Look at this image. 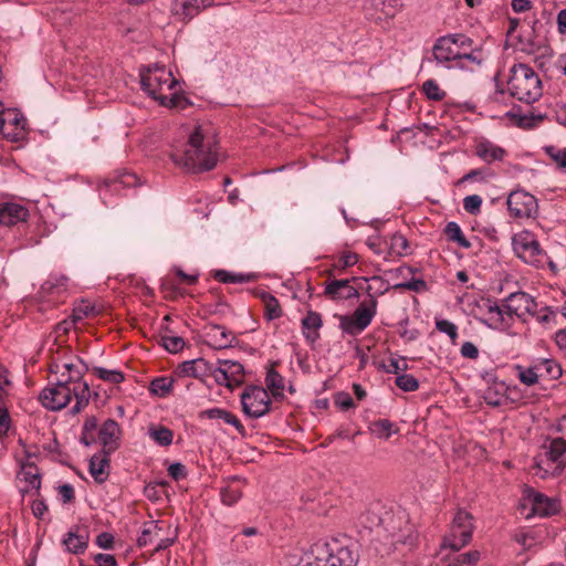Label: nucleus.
Wrapping results in <instances>:
<instances>
[{"label":"nucleus","instance_id":"obj_58","mask_svg":"<svg viewBox=\"0 0 566 566\" xmlns=\"http://www.w3.org/2000/svg\"><path fill=\"white\" fill-rule=\"evenodd\" d=\"M395 290H409L421 292L427 289V283L422 279H411L410 281L397 283L392 286Z\"/></svg>","mask_w":566,"mask_h":566},{"label":"nucleus","instance_id":"obj_17","mask_svg":"<svg viewBox=\"0 0 566 566\" xmlns=\"http://www.w3.org/2000/svg\"><path fill=\"white\" fill-rule=\"evenodd\" d=\"M503 301L514 319L515 317L523 318L526 314H534L537 308L534 298L525 292L511 293Z\"/></svg>","mask_w":566,"mask_h":566},{"label":"nucleus","instance_id":"obj_54","mask_svg":"<svg viewBox=\"0 0 566 566\" xmlns=\"http://www.w3.org/2000/svg\"><path fill=\"white\" fill-rule=\"evenodd\" d=\"M482 202L481 196L470 195L463 199V208L468 213L476 216L481 212Z\"/></svg>","mask_w":566,"mask_h":566},{"label":"nucleus","instance_id":"obj_59","mask_svg":"<svg viewBox=\"0 0 566 566\" xmlns=\"http://www.w3.org/2000/svg\"><path fill=\"white\" fill-rule=\"evenodd\" d=\"M385 241H387L386 238H381L379 235H373V237H369L367 239V245L368 248L374 251L376 254L378 255H381V254H385L387 255V248L385 245Z\"/></svg>","mask_w":566,"mask_h":566},{"label":"nucleus","instance_id":"obj_39","mask_svg":"<svg viewBox=\"0 0 566 566\" xmlns=\"http://www.w3.org/2000/svg\"><path fill=\"white\" fill-rule=\"evenodd\" d=\"M379 368L387 374H396L398 376L408 370L409 365L406 357L397 354H390L387 363H382Z\"/></svg>","mask_w":566,"mask_h":566},{"label":"nucleus","instance_id":"obj_9","mask_svg":"<svg viewBox=\"0 0 566 566\" xmlns=\"http://www.w3.org/2000/svg\"><path fill=\"white\" fill-rule=\"evenodd\" d=\"M377 312V300L370 296L368 302H363L352 315L339 317V327L348 335H358L371 323Z\"/></svg>","mask_w":566,"mask_h":566},{"label":"nucleus","instance_id":"obj_37","mask_svg":"<svg viewBox=\"0 0 566 566\" xmlns=\"http://www.w3.org/2000/svg\"><path fill=\"white\" fill-rule=\"evenodd\" d=\"M94 312H95V308H94V306L90 302L81 301L73 308V313H72V316H71V318H72L71 323L67 322V321H64L62 323V326H63L64 331L65 332L69 331V327L72 324H76V323L83 321L84 318H86L90 315H92Z\"/></svg>","mask_w":566,"mask_h":566},{"label":"nucleus","instance_id":"obj_60","mask_svg":"<svg viewBox=\"0 0 566 566\" xmlns=\"http://www.w3.org/2000/svg\"><path fill=\"white\" fill-rule=\"evenodd\" d=\"M358 262V255L354 252H344L336 264L338 269H346L355 265Z\"/></svg>","mask_w":566,"mask_h":566},{"label":"nucleus","instance_id":"obj_12","mask_svg":"<svg viewBox=\"0 0 566 566\" xmlns=\"http://www.w3.org/2000/svg\"><path fill=\"white\" fill-rule=\"evenodd\" d=\"M522 510L526 518L532 516L547 517L559 511V502L556 499L528 489L524 492Z\"/></svg>","mask_w":566,"mask_h":566},{"label":"nucleus","instance_id":"obj_23","mask_svg":"<svg viewBox=\"0 0 566 566\" xmlns=\"http://www.w3.org/2000/svg\"><path fill=\"white\" fill-rule=\"evenodd\" d=\"M324 294L333 300H349L358 295L357 290L349 284V280H333L326 283Z\"/></svg>","mask_w":566,"mask_h":566},{"label":"nucleus","instance_id":"obj_15","mask_svg":"<svg viewBox=\"0 0 566 566\" xmlns=\"http://www.w3.org/2000/svg\"><path fill=\"white\" fill-rule=\"evenodd\" d=\"M506 203L511 217L515 219L534 218L537 213L536 198L524 190L512 191Z\"/></svg>","mask_w":566,"mask_h":566},{"label":"nucleus","instance_id":"obj_48","mask_svg":"<svg viewBox=\"0 0 566 566\" xmlns=\"http://www.w3.org/2000/svg\"><path fill=\"white\" fill-rule=\"evenodd\" d=\"M94 374L102 380L111 384H119L124 380V375L117 369H106L104 367H95Z\"/></svg>","mask_w":566,"mask_h":566},{"label":"nucleus","instance_id":"obj_25","mask_svg":"<svg viewBox=\"0 0 566 566\" xmlns=\"http://www.w3.org/2000/svg\"><path fill=\"white\" fill-rule=\"evenodd\" d=\"M62 544L65 546V549L69 553L72 554H82L85 552L87 545H88V534L87 532H78L76 531H70L67 532L63 539Z\"/></svg>","mask_w":566,"mask_h":566},{"label":"nucleus","instance_id":"obj_55","mask_svg":"<svg viewBox=\"0 0 566 566\" xmlns=\"http://www.w3.org/2000/svg\"><path fill=\"white\" fill-rule=\"evenodd\" d=\"M436 328L439 332L447 334L453 344L455 343L458 338V327L454 323L448 319H437Z\"/></svg>","mask_w":566,"mask_h":566},{"label":"nucleus","instance_id":"obj_21","mask_svg":"<svg viewBox=\"0 0 566 566\" xmlns=\"http://www.w3.org/2000/svg\"><path fill=\"white\" fill-rule=\"evenodd\" d=\"M474 153L482 161L488 165H491L495 161H503L507 156V151L504 148L497 146L486 138H481L476 142Z\"/></svg>","mask_w":566,"mask_h":566},{"label":"nucleus","instance_id":"obj_53","mask_svg":"<svg viewBox=\"0 0 566 566\" xmlns=\"http://www.w3.org/2000/svg\"><path fill=\"white\" fill-rule=\"evenodd\" d=\"M545 153L559 168L566 169V148L547 146Z\"/></svg>","mask_w":566,"mask_h":566},{"label":"nucleus","instance_id":"obj_49","mask_svg":"<svg viewBox=\"0 0 566 566\" xmlns=\"http://www.w3.org/2000/svg\"><path fill=\"white\" fill-rule=\"evenodd\" d=\"M396 386L407 392L416 391L419 388V381L410 374H400L395 380Z\"/></svg>","mask_w":566,"mask_h":566},{"label":"nucleus","instance_id":"obj_20","mask_svg":"<svg viewBox=\"0 0 566 566\" xmlns=\"http://www.w3.org/2000/svg\"><path fill=\"white\" fill-rule=\"evenodd\" d=\"M212 4V0H174L171 11L180 20H190L202 9Z\"/></svg>","mask_w":566,"mask_h":566},{"label":"nucleus","instance_id":"obj_2","mask_svg":"<svg viewBox=\"0 0 566 566\" xmlns=\"http://www.w3.org/2000/svg\"><path fill=\"white\" fill-rule=\"evenodd\" d=\"M140 82L143 90L163 106L178 107L184 99L179 94V82L164 65L154 64L143 69Z\"/></svg>","mask_w":566,"mask_h":566},{"label":"nucleus","instance_id":"obj_61","mask_svg":"<svg viewBox=\"0 0 566 566\" xmlns=\"http://www.w3.org/2000/svg\"><path fill=\"white\" fill-rule=\"evenodd\" d=\"M491 174L488 172L486 169H473L467 172L461 179L460 184L471 181V180H485L488 176Z\"/></svg>","mask_w":566,"mask_h":566},{"label":"nucleus","instance_id":"obj_28","mask_svg":"<svg viewBox=\"0 0 566 566\" xmlns=\"http://www.w3.org/2000/svg\"><path fill=\"white\" fill-rule=\"evenodd\" d=\"M18 479L25 483L21 488V493H29L31 491H39L41 488V476L36 467L32 464L23 465L21 471L18 473Z\"/></svg>","mask_w":566,"mask_h":566},{"label":"nucleus","instance_id":"obj_26","mask_svg":"<svg viewBox=\"0 0 566 566\" xmlns=\"http://www.w3.org/2000/svg\"><path fill=\"white\" fill-rule=\"evenodd\" d=\"M109 454H94L90 460V473L97 483H103L109 475Z\"/></svg>","mask_w":566,"mask_h":566},{"label":"nucleus","instance_id":"obj_63","mask_svg":"<svg viewBox=\"0 0 566 566\" xmlns=\"http://www.w3.org/2000/svg\"><path fill=\"white\" fill-rule=\"evenodd\" d=\"M336 406L342 410H348L354 407L353 398L347 392H339L335 398Z\"/></svg>","mask_w":566,"mask_h":566},{"label":"nucleus","instance_id":"obj_13","mask_svg":"<svg viewBox=\"0 0 566 566\" xmlns=\"http://www.w3.org/2000/svg\"><path fill=\"white\" fill-rule=\"evenodd\" d=\"M0 132L7 140L21 145L28 135L25 117L15 108L1 111Z\"/></svg>","mask_w":566,"mask_h":566},{"label":"nucleus","instance_id":"obj_18","mask_svg":"<svg viewBox=\"0 0 566 566\" xmlns=\"http://www.w3.org/2000/svg\"><path fill=\"white\" fill-rule=\"evenodd\" d=\"M28 218L29 210L25 206L12 201L0 202V224L13 227L25 222Z\"/></svg>","mask_w":566,"mask_h":566},{"label":"nucleus","instance_id":"obj_34","mask_svg":"<svg viewBox=\"0 0 566 566\" xmlns=\"http://www.w3.org/2000/svg\"><path fill=\"white\" fill-rule=\"evenodd\" d=\"M483 398L489 406H502L506 399V387L504 382H494L484 390Z\"/></svg>","mask_w":566,"mask_h":566},{"label":"nucleus","instance_id":"obj_50","mask_svg":"<svg viewBox=\"0 0 566 566\" xmlns=\"http://www.w3.org/2000/svg\"><path fill=\"white\" fill-rule=\"evenodd\" d=\"M422 92L429 99L432 101H441L446 96L444 91L440 88V86L434 80H427L422 84Z\"/></svg>","mask_w":566,"mask_h":566},{"label":"nucleus","instance_id":"obj_16","mask_svg":"<svg viewBox=\"0 0 566 566\" xmlns=\"http://www.w3.org/2000/svg\"><path fill=\"white\" fill-rule=\"evenodd\" d=\"M213 379L220 386L232 388L244 379L243 366L235 360H218L213 369Z\"/></svg>","mask_w":566,"mask_h":566},{"label":"nucleus","instance_id":"obj_8","mask_svg":"<svg viewBox=\"0 0 566 566\" xmlns=\"http://www.w3.org/2000/svg\"><path fill=\"white\" fill-rule=\"evenodd\" d=\"M473 523L470 513L459 510L452 521L449 533L444 536L442 548L459 551L472 538Z\"/></svg>","mask_w":566,"mask_h":566},{"label":"nucleus","instance_id":"obj_27","mask_svg":"<svg viewBox=\"0 0 566 566\" xmlns=\"http://www.w3.org/2000/svg\"><path fill=\"white\" fill-rule=\"evenodd\" d=\"M138 178L132 172H120L117 176L105 180L104 187L101 189V193L105 191L118 192L120 189L130 188L136 186Z\"/></svg>","mask_w":566,"mask_h":566},{"label":"nucleus","instance_id":"obj_52","mask_svg":"<svg viewBox=\"0 0 566 566\" xmlns=\"http://www.w3.org/2000/svg\"><path fill=\"white\" fill-rule=\"evenodd\" d=\"M539 378L541 377L537 370L535 369V365L533 363L527 368L518 367V379L521 380V382L527 386H532L535 385Z\"/></svg>","mask_w":566,"mask_h":566},{"label":"nucleus","instance_id":"obj_40","mask_svg":"<svg viewBox=\"0 0 566 566\" xmlns=\"http://www.w3.org/2000/svg\"><path fill=\"white\" fill-rule=\"evenodd\" d=\"M160 531L161 528L157 521L145 523L142 534L137 538L138 546L145 547L154 543V541L159 537Z\"/></svg>","mask_w":566,"mask_h":566},{"label":"nucleus","instance_id":"obj_29","mask_svg":"<svg viewBox=\"0 0 566 566\" xmlns=\"http://www.w3.org/2000/svg\"><path fill=\"white\" fill-rule=\"evenodd\" d=\"M200 417L211 419V420L212 419L222 420L223 422L234 427L239 433H244V427L240 422V420L237 418V416L227 411L226 409L210 408V409L203 410L200 413Z\"/></svg>","mask_w":566,"mask_h":566},{"label":"nucleus","instance_id":"obj_36","mask_svg":"<svg viewBox=\"0 0 566 566\" xmlns=\"http://www.w3.org/2000/svg\"><path fill=\"white\" fill-rule=\"evenodd\" d=\"M260 297L264 304V317L273 321L282 316V308L277 298L269 292L260 293Z\"/></svg>","mask_w":566,"mask_h":566},{"label":"nucleus","instance_id":"obj_19","mask_svg":"<svg viewBox=\"0 0 566 566\" xmlns=\"http://www.w3.org/2000/svg\"><path fill=\"white\" fill-rule=\"evenodd\" d=\"M119 424L113 419H107L98 430V441L103 447V452L111 454L117 450L119 447Z\"/></svg>","mask_w":566,"mask_h":566},{"label":"nucleus","instance_id":"obj_38","mask_svg":"<svg viewBox=\"0 0 566 566\" xmlns=\"http://www.w3.org/2000/svg\"><path fill=\"white\" fill-rule=\"evenodd\" d=\"M265 385L268 389L271 391L273 398L281 399L284 397V379L276 370H268L265 377Z\"/></svg>","mask_w":566,"mask_h":566},{"label":"nucleus","instance_id":"obj_14","mask_svg":"<svg viewBox=\"0 0 566 566\" xmlns=\"http://www.w3.org/2000/svg\"><path fill=\"white\" fill-rule=\"evenodd\" d=\"M74 397L73 386L62 379L56 384L45 387L40 394V401L49 410L65 408Z\"/></svg>","mask_w":566,"mask_h":566},{"label":"nucleus","instance_id":"obj_32","mask_svg":"<svg viewBox=\"0 0 566 566\" xmlns=\"http://www.w3.org/2000/svg\"><path fill=\"white\" fill-rule=\"evenodd\" d=\"M241 480L234 476L220 490L221 502L228 506L234 505L242 496Z\"/></svg>","mask_w":566,"mask_h":566},{"label":"nucleus","instance_id":"obj_24","mask_svg":"<svg viewBox=\"0 0 566 566\" xmlns=\"http://www.w3.org/2000/svg\"><path fill=\"white\" fill-rule=\"evenodd\" d=\"M323 325L319 313L308 311L302 319V333L308 343H315L319 338V329Z\"/></svg>","mask_w":566,"mask_h":566},{"label":"nucleus","instance_id":"obj_47","mask_svg":"<svg viewBox=\"0 0 566 566\" xmlns=\"http://www.w3.org/2000/svg\"><path fill=\"white\" fill-rule=\"evenodd\" d=\"M374 432L384 439H389L392 434L397 432L395 424L388 419H379L373 424Z\"/></svg>","mask_w":566,"mask_h":566},{"label":"nucleus","instance_id":"obj_5","mask_svg":"<svg viewBox=\"0 0 566 566\" xmlns=\"http://www.w3.org/2000/svg\"><path fill=\"white\" fill-rule=\"evenodd\" d=\"M473 41L464 34H449L441 36L433 45V56L438 63L469 60L480 61L473 55Z\"/></svg>","mask_w":566,"mask_h":566},{"label":"nucleus","instance_id":"obj_51","mask_svg":"<svg viewBox=\"0 0 566 566\" xmlns=\"http://www.w3.org/2000/svg\"><path fill=\"white\" fill-rule=\"evenodd\" d=\"M11 428V418L4 401V398L0 396V439L6 437Z\"/></svg>","mask_w":566,"mask_h":566},{"label":"nucleus","instance_id":"obj_42","mask_svg":"<svg viewBox=\"0 0 566 566\" xmlns=\"http://www.w3.org/2000/svg\"><path fill=\"white\" fill-rule=\"evenodd\" d=\"M373 7L380 12L379 19L392 18L401 8V0H373Z\"/></svg>","mask_w":566,"mask_h":566},{"label":"nucleus","instance_id":"obj_41","mask_svg":"<svg viewBox=\"0 0 566 566\" xmlns=\"http://www.w3.org/2000/svg\"><path fill=\"white\" fill-rule=\"evenodd\" d=\"M444 233L449 241L455 242L459 247L464 249H469L471 247L470 241L464 237L460 226L457 222H448L444 228Z\"/></svg>","mask_w":566,"mask_h":566},{"label":"nucleus","instance_id":"obj_64","mask_svg":"<svg viewBox=\"0 0 566 566\" xmlns=\"http://www.w3.org/2000/svg\"><path fill=\"white\" fill-rule=\"evenodd\" d=\"M94 562L97 566H117L116 558L111 554H96L94 556Z\"/></svg>","mask_w":566,"mask_h":566},{"label":"nucleus","instance_id":"obj_45","mask_svg":"<svg viewBox=\"0 0 566 566\" xmlns=\"http://www.w3.org/2000/svg\"><path fill=\"white\" fill-rule=\"evenodd\" d=\"M506 115L509 117L514 118L517 126L523 127V128L533 127L537 122L542 120V118H543L541 115L535 116L532 112H528V113L517 112L516 113L514 111H510L506 113Z\"/></svg>","mask_w":566,"mask_h":566},{"label":"nucleus","instance_id":"obj_31","mask_svg":"<svg viewBox=\"0 0 566 566\" xmlns=\"http://www.w3.org/2000/svg\"><path fill=\"white\" fill-rule=\"evenodd\" d=\"M385 245L387 248V255H384L385 259L389 256H402L409 253L408 240L400 233H394L385 241Z\"/></svg>","mask_w":566,"mask_h":566},{"label":"nucleus","instance_id":"obj_11","mask_svg":"<svg viewBox=\"0 0 566 566\" xmlns=\"http://www.w3.org/2000/svg\"><path fill=\"white\" fill-rule=\"evenodd\" d=\"M481 317L479 321L495 331H507L514 323V318L506 307L505 302L502 300L501 303L493 300H485L479 306Z\"/></svg>","mask_w":566,"mask_h":566},{"label":"nucleus","instance_id":"obj_10","mask_svg":"<svg viewBox=\"0 0 566 566\" xmlns=\"http://www.w3.org/2000/svg\"><path fill=\"white\" fill-rule=\"evenodd\" d=\"M242 411L249 418L259 419L271 409V398L268 390L260 386L250 385L240 396Z\"/></svg>","mask_w":566,"mask_h":566},{"label":"nucleus","instance_id":"obj_43","mask_svg":"<svg viewBox=\"0 0 566 566\" xmlns=\"http://www.w3.org/2000/svg\"><path fill=\"white\" fill-rule=\"evenodd\" d=\"M214 279H217L221 283L238 284L250 282L253 279V275L244 273H233L226 270H218L214 273Z\"/></svg>","mask_w":566,"mask_h":566},{"label":"nucleus","instance_id":"obj_6","mask_svg":"<svg viewBox=\"0 0 566 566\" xmlns=\"http://www.w3.org/2000/svg\"><path fill=\"white\" fill-rule=\"evenodd\" d=\"M52 373H61L62 380L71 384L74 390L75 405L71 412L76 415L81 412L90 401L91 391L88 384L83 380V368L73 363H55L51 366Z\"/></svg>","mask_w":566,"mask_h":566},{"label":"nucleus","instance_id":"obj_7","mask_svg":"<svg viewBox=\"0 0 566 566\" xmlns=\"http://www.w3.org/2000/svg\"><path fill=\"white\" fill-rule=\"evenodd\" d=\"M512 245L516 255L525 263L537 268L547 263L548 256L531 231L524 230L515 233L512 237Z\"/></svg>","mask_w":566,"mask_h":566},{"label":"nucleus","instance_id":"obj_22","mask_svg":"<svg viewBox=\"0 0 566 566\" xmlns=\"http://www.w3.org/2000/svg\"><path fill=\"white\" fill-rule=\"evenodd\" d=\"M208 343L213 348H229L234 345L237 337L233 332L224 326L210 324L206 329Z\"/></svg>","mask_w":566,"mask_h":566},{"label":"nucleus","instance_id":"obj_46","mask_svg":"<svg viewBox=\"0 0 566 566\" xmlns=\"http://www.w3.org/2000/svg\"><path fill=\"white\" fill-rule=\"evenodd\" d=\"M172 378L158 377L150 382V391L159 397H166L172 390Z\"/></svg>","mask_w":566,"mask_h":566},{"label":"nucleus","instance_id":"obj_30","mask_svg":"<svg viewBox=\"0 0 566 566\" xmlns=\"http://www.w3.org/2000/svg\"><path fill=\"white\" fill-rule=\"evenodd\" d=\"M533 364L541 378L557 379L562 375L560 365L553 358H536Z\"/></svg>","mask_w":566,"mask_h":566},{"label":"nucleus","instance_id":"obj_4","mask_svg":"<svg viewBox=\"0 0 566 566\" xmlns=\"http://www.w3.org/2000/svg\"><path fill=\"white\" fill-rule=\"evenodd\" d=\"M566 465V440L552 439L543 444L541 452L534 459V474L547 479L559 474Z\"/></svg>","mask_w":566,"mask_h":566},{"label":"nucleus","instance_id":"obj_56","mask_svg":"<svg viewBox=\"0 0 566 566\" xmlns=\"http://www.w3.org/2000/svg\"><path fill=\"white\" fill-rule=\"evenodd\" d=\"M196 366V378H202L210 376L213 378V369H216V364L209 363L203 358L195 359Z\"/></svg>","mask_w":566,"mask_h":566},{"label":"nucleus","instance_id":"obj_44","mask_svg":"<svg viewBox=\"0 0 566 566\" xmlns=\"http://www.w3.org/2000/svg\"><path fill=\"white\" fill-rule=\"evenodd\" d=\"M481 558L479 551H470L463 554L457 555L452 558L447 566H476Z\"/></svg>","mask_w":566,"mask_h":566},{"label":"nucleus","instance_id":"obj_33","mask_svg":"<svg viewBox=\"0 0 566 566\" xmlns=\"http://www.w3.org/2000/svg\"><path fill=\"white\" fill-rule=\"evenodd\" d=\"M358 562L357 554L349 547H339L329 555L328 564L331 566H356Z\"/></svg>","mask_w":566,"mask_h":566},{"label":"nucleus","instance_id":"obj_62","mask_svg":"<svg viewBox=\"0 0 566 566\" xmlns=\"http://www.w3.org/2000/svg\"><path fill=\"white\" fill-rule=\"evenodd\" d=\"M168 474L176 481L185 479L187 475L186 467L180 462H175L168 467Z\"/></svg>","mask_w":566,"mask_h":566},{"label":"nucleus","instance_id":"obj_3","mask_svg":"<svg viewBox=\"0 0 566 566\" xmlns=\"http://www.w3.org/2000/svg\"><path fill=\"white\" fill-rule=\"evenodd\" d=\"M507 92L520 102L532 104L543 95V85L538 74L527 64H514L510 69Z\"/></svg>","mask_w":566,"mask_h":566},{"label":"nucleus","instance_id":"obj_1","mask_svg":"<svg viewBox=\"0 0 566 566\" xmlns=\"http://www.w3.org/2000/svg\"><path fill=\"white\" fill-rule=\"evenodd\" d=\"M180 139L171 145L172 163L189 171H207L218 163V140L208 125H192L180 129Z\"/></svg>","mask_w":566,"mask_h":566},{"label":"nucleus","instance_id":"obj_35","mask_svg":"<svg viewBox=\"0 0 566 566\" xmlns=\"http://www.w3.org/2000/svg\"><path fill=\"white\" fill-rule=\"evenodd\" d=\"M147 436L160 447H169L174 441V432L161 424H151L148 428Z\"/></svg>","mask_w":566,"mask_h":566},{"label":"nucleus","instance_id":"obj_57","mask_svg":"<svg viewBox=\"0 0 566 566\" xmlns=\"http://www.w3.org/2000/svg\"><path fill=\"white\" fill-rule=\"evenodd\" d=\"M161 344L169 353L176 354L184 348L185 340L179 336H163Z\"/></svg>","mask_w":566,"mask_h":566}]
</instances>
